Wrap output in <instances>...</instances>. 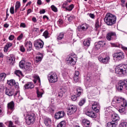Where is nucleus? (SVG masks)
Returning <instances> with one entry per match:
<instances>
[{
	"mask_svg": "<svg viewBox=\"0 0 127 127\" xmlns=\"http://www.w3.org/2000/svg\"><path fill=\"white\" fill-rule=\"evenodd\" d=\"M104 21L107 25H113L117 22V17L115 15L108 12L104 18Z\"/></svg>",
	"mask_w": 127,
	"mask_h": 127,
	"instance_id": "obj_1",
	"label": "nucleus"
},
{
	"mask_svg": "<svg viewBox=\"0 0 127 127\" xmlns=\"http://www.w3.org/2000/svg\"><path fill=\"white\" fill-rule=\"evenodd\" d=\"M127 100L125 98L121 97H115L112 100V104L115 107H120L121 105L124 104Z\"/></svg>",
	"mask_w": 127,
	"mask_h": 127,
	"instance_id": "obj_2",
	"label": "nucleus"
},
{
	"mask_svg": "<svg viewBox=\"0 0 127 127\" xmlns=\"http://www.w3.org/2000/svg\"><path fill=\"white\" fill-rule=\"evenodd\" d=\"M115 72L116 74H127V64H123L122 65H119L115 68Z\"/></svg>",
	"mask_w": 127,
	"mask_h": 127,
	"instance_id": "obj_3",
	"label": "nucleus"
},
{
	"mask_svg": "<svg viewBox=\"0 0 127 127\" xmlns=\"http://www.w3.org/2000/svg\"><path fill=\"white\" fill-rule=\"evenodd\" d=\"M35 121V115L32 113L28 115L25 118V122L27 125H33Z\"/></svg>",
	"mask_w": 127,
	"mask_h": 127,
	"instance_id": "obj_4",
	"label": "nucleus"
},
{
	"mask_svg": "<svg viewBox=\"0 0 127 127\" xmlns=\"http://www.w3.org/2000/svg\"><path fill=\"white\" fill-rule=\"evenodd\" d=\"M48 80L50 83H56L58 81V76L55 72H51L49 74Z\"/></svg>",
	"mask_w": 127,
	"mask_h": 127,
	"instance_id": "obj_5",
	"label": "nucleus"
},
{
	"mask_svg": "<svg viewBox=\"0 0 127 127\" xmlns=\"http://www.w3.org/2000/svg\"><path fill=\"white\" fill-rule=\"evenodd\" d=\"M117 89L119 91H123V89L127 90V80L120 81L118 86H117Z\"/></svg>",
	"mask_w": 127,
	"mask_h": 127,
	"instance_id": "obj_6",
	"label": "nucleus"
},
{
	"mask_svg": "<svg viewBox=\"0 0 127 127\" xmlns=\"http://www.w3.org/2000/svg\"><path fill=\"white\" fill-rule=\"evenodd\" d=\"M66 61L69 65L73 66V65H75L76 62H77V57H76V56H73L71 55L66 59Z\"/></svg>",
	"mask_w": 127,
	"mask_h": 127,
	"instance_id": "obj_7",
	"label": "nucleus"
},
{
	"mask_svg": "<svg viewBox=\"0 0 127 127\" xmlns=\"http://www.w3.org/2000/svg\"><path fill=\"white\" fill-rule=\"evenodd\" d=\"M77 106L75 105H70L67 109V115L68 116H71V115L75 114V112H77Z\"/></svg>",
	"mask_w": 127,
	"mask_h": 127,
	"instance_id": "obj_8",
	"label": "nucleus"
},
{
	"mask_svg": "<svg viewBox=\"0 0 127 127\" xmlns=\"http://www.w3.org/2000/svg\"><path fill=\"white\" fill-rule=\"evenodd\" d=\"M44 44L42 41L36 40L34 41V47L37 50H39L40 48H43Z\"/></svg>",
	"mask_w": 127,
	"mask_h": 127,
	"instance_id": "obj_9",
	"label": "nucleus"
},
{
	"mask_svg": "<svg viewBox=\"0 0 127 127\" xmlns=\"http://www.w3.org/2000/svg\"><path fill=\"white\" fill-rule=\"evenodd\" d=\"M114 58H115L116 60H118V61H120L121 60H122V59H124V55L123 54V53L122 52H119V53H116L113 55Z\"/></svg>",
	"mask_w": 127,
	"mask_h": 127,
	"instance_id": "obj_10",
	"label": "nucleus"
},
{
	"mask_svg": "<svg viewBox=\"0 0 127 127\" xmlns=\"http://www.w3.org/2000/svg\"><path fill=\"white\" fill-rule=\"evenodd\" d=\"M92 109L96 112V113H99L100 112V104L99 103L95 102L92 104Z\"/></svg>",
	"mask_w": 127,
	"mask_h": 127,
	"instance_id": "obj_11",
	"label": "nucleus"
},
{
	"mask_svg": "<svg viewBox=\"0 0 127 127\" xmlns=\"http://www.w3.org/2000/svg\"><path fill=\"white\" fill-rule=\"evenodd\" d=\"M117 36V34H116V32H110L108 33H107L106 35V39L109 41H111V40H112V39L114 38V37Z\"/></svg>",
	"mask_w": 127,
	"mask_h": 127,
	"instance_id": "obj_12",
	"label": "nucleus"
},
{
	"mask_svg": "<svg viewBox=\"0 0 127 127\" xmlns=\"http://www.w3.org/2000/svg\"><path fill=\"white\" fill-rule=\"evenodd\" d=\"M98 60L100 62L103 64H108L110 61V57L107 56L104 58H103L102 57H99Z\"/></svg>",
	"mask_w": 127,
	"mask_h": 127,
	"instance_id": "obj_13",
	"label": "nucleus"
},
{
	"mask_svg": "<svg viewBox=\"0 0 127 127\" xmlns=\"http://www.w3.org/2000/svg\"><path fill=\"white\" fill-rule=\"evenodd\" d=\"M65 116V112L64 111H59L55 115V118L56 120H59V119H62Z\"/></svg>",
	"mask_w": 127,
	"mask_h": 127,
	"instance_id": "obj_14",
	"label": "nucleus"
},
{
	"mask_svg": "<svg viewBox=\"0 0 127 127\" xmlns=\"http://www.w3.org/2000/svg\"><path fill=\"white\" fill-rule=\"evenodd\" d=\"M126 108H127V102L124 101V104H121L119 108L120 113H124L126 111Z\"/></svg>",
	"mask_w": 127,
	"mask_h": 127,
	"instance_id": "obj_15",
	"label": "nucleus"
},
{
	"mask_svg": "<svg viewBox=\"0 0 127 127\" xmlns=\"http://www.w3.org/2000/svg\"><path fill=\"white\" fill-rule=\"evenodd\" d=\"M24 69L26 70V72H30L32 70V66H31V63H27L24 66Z\"/></svg>",
	"mask_w": 127,
	"mask_h": 127,
	"instance_id": "obj_16",
	"label": "nucleus"
},
{
	"mask_svg": "<svg viewBox=\"0 0 127 127\" xmlns=\"http://www.w3.org/2000/svg\"><path fill=\"white\" fill-rule=\"evenodd\" d=\"M5 94L9 97H11V96H13V94H14V90L6 88Z\"/></svg>",
	"mask_w": 127,
	"mask_h": 127,
	"instance_id": "obj_17",
	"label": "nucleus"
},
{
	"mask_svg": "<svg viewBox=\"0 0 127 127\" xmlns=\"http://www.w3.org/2000/svg\"><path fill=\"white\" fill-rule=\"evenodd\" d=\"M81 28L84 31H86L89 28V25L87 24H82L81 27H78L77 29V31H80L81 30Z\"/></svg>",
	"mask_w": 127,
	"mask_h": 127,
	"instance_id": "obj_18",
	"label": "nucleus"
},
{
	"mask_svg": "<svg viewBox=\"0 0 127 127\" xmlns=\"http://www.w3.org/2000/svg\"><path fill=\"white\" fill-rule=\"evenodd\" d=\"M85 115L88 117H90V118H92V119H96V118H97V115H96L95 113L92 111L85 112Z\"/></svg>",
	"mask_w": 127,
	"mask_h": 127,
	"instance_id": "obj_19",
	"label": "nucleus"
},
{
	"mask_svg": "<svg viewBox=\"0 0 127 127\" xmlns=\"http://www.w3.org/2000/svg\"><path fill=\"white\" fill-rule=\"evenodd\" d=\"M25 46L26 47L27 51H30L32 49V43L29 41L25 43Z\"/></svg>",
	"mask_w": 127,
	"mask_h": 127,
	"instance_id": "obj_20",
	"label": "nucleus"
},
{
	"mask_svg": "<svg viewBox=\"0 0 127 127\" xmlns=\"http://www.w3.org/2000/svg\"><path fill=\"white\" fill-rule=\"evenodd\" d=\"M44 122L45 126L48 127H51V124H52V121H51V119L49 118H46L44 119Z\"/></svg>",
	"mask_w": 127,
	"mask_h": 127,
	"instance_id": "obj_21",
	"label": "nucleus"
},
{
	"mask_svg": "<svg viewBox=\"0 0 127 127\" xmlns=\"http://www.w3.org/2000/svg\"><path fill=\"white\" fill-rule=\"evenodd\" d=\"M111 120L112 122H119L120 121V116L118 114H113L112 115Z\"/></svg>",
	"mask_w": 127,
	"mask_h": 127,
	"instance_id": "obj_22",
	"label": "nucleus"
},
{
	"mask_svg": "<svg viewBox=\"0 0 127 127\" xmlns=\"http://www.w3.org/2000/svg\"><path fill=\"white\" fill-rule=\"evenodd\" d=\"M7 108L8 110L13 111V110H14V102L11 101L10 103H8L7 104Z\"/></svg>",
	"mask_w": 127,
	"mask_h": 127,
	"instance_id": "obj_23",
	"label": "nucleus"
},
{
	"mask_svg": "<svg viewBox=\"0 0 127 127\" xmlns=\"http://www.w3.org/2000/svg\"><path fill=\"white\" fill-rule=\"evenodd\" d=\"M24 88L25 89H33L34 88V84L31 82H29L28 83H26L24 85Z\"/></svg>",
	"mask_w": 127,
	"mask_h": 127,
	"instance_id": "obj_24",
	"label": "nucleus"
},
{
	"mask_svg": "<svg viewBox=\"0 0 127 127\" xmlns=\"http://www.w3.org/2000/svg\"><path fill=\"white\" fill-rule=\"evenodd\" d=\"M14 61H15V58L13 56H11L9 58H8V62L11 65H13Z\"/></svg>",
	"mask_w": 127,
	"mask_h": 127,
	"instance_id": "obj_25",
	"label": "nucleus"
},
{
	"mask_svg": "<svg viewBox=\"0 0 127 127\" xmlns=\"http://www.w3.org/2000/svg\"><path fill=\"white\" fill-rule=\"evenodd\" d=\"M90 44H91V39L90 38L85 40L83 42V45L86 47H89V46H90Z\"/></svg>",
	"mask_w": 127,
	"mask_h": 127,
	"instance_id": "obj_26",
	"label": "nucleus"
},
{
	"mask_svg": "<svg viewBox=\"0 0 127 127\" xmlns=\"http://www.w3.org/2000/svg\"><path fill=\"white\" fill-rule=\"evenodd\" d=\"M76 92L77 97H80L81 96V94L83 93V89L81 87H77V88H76Z\"/></svg>",
	"mask_w": 127,
	"mask_h": 127,
	"instance_id": "obj_27",
	"label": "nucleus"
},
{
	"mask_svg": "<svg viewBox=\"0 0 127 127\" xmlns=\"http://www.w3.org/2000/svg\"><path fill=\"white\" fill-rule=\"evenodd\" d=\"M65 92H66V90L64 89V88L60 89L59 92V97L62 98V97H63V95L65 94Z\"/></svg>",
	"mask_w": 127,
	"mask_h": 127,
	"instance_id": "obj_28",
	"label": "nucleus"
},
{
	"mask_svg": "<svg viewBox=\"0 0 127 127\" xmlns=\"http://www.w3.org/2000/svg\"><path fill=\"white\" fill-rule=\"evenodd\" d=\"M6 77L5 73H0V82L4 81V79Z\"/></svg>",
	"mask_w": 127,
	"mask_h": 127,
	"instance_id": "obj_29",
	"label": "nucleus"
},
{
	"mask_svg": "<svg viewBox=\"0 0 127 127\" xmlns=\"http://www.w3.org/2000/svg\"><path fill=\"white\" fill-rule=\"evenodd\" d=\"M82 123L84 124L85 127H90V121H89V120H83L82 121Z\"/></svg>",
	"mask_w": 127,
	"mask_h": 127,
	"instance_id": "obj_30",
	"label": "nucleus"
},
{
	"mask_svg": "<svg viewBox=\"0 0 127 127\" xmlns=\"http://www.w3.org/2000/svg\"><path fill=\"white\" fill-rule=\"evenodd\" d=\"M16 83L15 80L13 79H11L10 80H7V83L10 86H13Z\"/></svg>",
	"mask_w": 127,
	"mask_h": 127,
	"instance_id": "obj_31",
	"label": "nucleus"
},
{
	"mask_svg": "<svg viewBox=\"0 0 127 127\" xmlns=\"http://www.w3.org/2000/svg\"><path fill=\"white\" fill-rule=\"evenodd\" d=\"M63 38H64V33H60L57 37V39L58 41L62 40V39H63Z\"/></svg>",
	"mask_w": 127,
	"mask_h": 127,
	"instance_id": "obj_32",
	"label": "nucleus"
},
{
	"mask_svg": "<svg viewBox=\"0 0 127 127\" xmlns=\"http://www.w3.org/2000/svg\"><path fill=\"white\" fill-rule=\"evenodd\" d=\"M14 74H15V75H16L18 77H20V75L23 76V74H22V72H21V71H20L19 70H15L14 72Z\"/></svg>",
	"mask_w": 127,
	"mask_h": 127,
	"instance_id": "obj_33",
	"label": "nucleus"
},
{
	"mask_svg": "<svg viewBox=\"0 0 127 127\" xmlns=\"http://www.w3.org/2000/svg\"><path fill=\"white\" fill-rule=\"evenodd\" d=\"M20 7V2L17 1L15 4V12L17 11V9Z\"/></svg>",
	"mask_w": 127,
	"mask_h": 127,
	"instance_id": "obj_34",
	"label": "nucleus"
},
{
	"mask_svg": "<svg viewBox=\"0 0 127 127\" xmlns=\"http://www.w3.org/2000/svg\"><path fill=\"white\" fill-rule=\"evenodd\" d=\"M107 127H117V124L115 123H108Z\"/></svg>",
	"mask_w": 127,
	"mask_h": 127,
	"instance_id": "obj_35",
	"label": "nucleus"
},
{
	"mask_svg": "<svg viewBox=\"0 0 127 127\" xmlns=\"http://www.w3.org/2000/svg\"><path fill=\"white\" fill-rule=\"evenodd\" d=\"M85 103H86V99L83 98L79 101L78 105L79 106H80V107H81L83 106V105H84V104H85Z\"/></svg>",
	"mask_w": 127,
	"mask_h": 127,
	"instance_id": "obj_36",
	"label": "nucleus"
},
{
	"mask_svg": "<svg viewBox=\"0 0 127 127\" xmlns=\"http://www.w3.org/2000/svg\"><path fill=\"white\" fill-rule=\"evenodd\" d=\"M66 126V123H65V121H62L57 127H65Z\"/></svg>",
	"mask_w": 127,
	"mask_h": 127,
	"instance_id": "obj_37",
	"label": "nucleus"
},
{
	"mask_svg": "<svg viewBox=\"0 0 127 127\" xmlns=\"http://www.w3.org/2000/svg\"><path fill=\"white\" fill-rule=\"evenodd\" d=\"M98 44H99V46L101 47H104V46H105V45H106V42L104 41H100L99 42H98Z\"/></svg>",
	"mask_w": 127,
	"mask_h": 127,
	"instance_id": "obj_38",
	"label": "nucleus"
},
{
	"mask_svg": "<svg viewBox=\"0 0 127 127\" xmlns=\"http://www.w3.org/2000/svg\"><path fill=\"white\" fill-rule=\"evenodd\" d=\"M73 8H74V5L71 4L68 7H66L65 9L66 10H68V11H71V10H72V9H73Z\"/></svg>",
	"mask_w": 127,
	"mask_h": 127,
	"instance_id": "obj_39",
	"label": "nucleus"
},
{
	"mask_svg": "<svg viewBox=\"0 0 127 127\" xmlns=\"http://www.w3.org/2000/svg\"><path fill=\"white\" fill-rule=\"evenodd\" d=\"M37 94L38 98H42V95H43V93H42V92L38 91V90H37Z\"/></svg>",
	"mask_w": 127,
	"mask_h": 127,
	"instance_id": "obj_40",
	"label": "nucleus"
},
{
	"mask_svg": "<svg viewBox=\"0 0 127 127\" xmlns=\"http://www.w3.org/2000/svg\"><path fill=\"white\" fill-rule=\"evenodd\" d=\"M95 26L96 30L100 27V25H99V20H96Z\"/></svg>",
	"mask_w": 127,
	"mask_h": 127,
	"instance_id": "obj_41",
	"label": "nucleus"
},
{
	"mask_svg": "<svg viewBox=\"0 0 127 127\" xmlns=\"http://www.w3.org/2000/svg\"><path fill=\"white\" fill-rule=\"evenodd\" d=\"M49 34V33H48V31H45L44 33H43V36H44V37L45 38H48V35Z\"/></svg>",
	"mask_w": 127,
	"mask_h": 127,
	"instance_id": "obj_42",
	"label": "nucleus"
},
{
	"mask_svg": "<svg viewBox=\"0 0 127 127\" xmlns=\"http://www.w3.org/2000/svg\"><path fill=\"white\" fill-rule=\"evenodd\" d=\"M41 60H42V58H41V57L37 56L36 57V62H37V63H38V62H40Z\"/></svg>",
	"mask_w": 127,
	"mask_h": 127,
	"instance_id": "obj_43",
	"label": "nucleus"
},
{
	"mask_svg": "<svg viewBox=\"0 0 127 127\" xmlns=\"http://www.w3.org/2000/svg\"><path fill=\"white\" fill-rule=\"evenodd\" d=\"M25 65V64H24V63H23V61H21L19 63V67L20 68H22V69H23V68H24V66Z\"/></svg>",
	"mask_w": 127,
	"mask_h": 127,
	"instance_id": "obj_44",
	"label": "nucleus"
},
{
	"mask_svg": "<svg viewBox=\"0 0 127 127\" xmlns=\"http://www.w3.org/2000/svg\"><path fill=\"white\" fill-rule=\"evenodd\" d=\"M120 127H127V123L125 122H122L120 125Z\"/></svg>",
	"mask_w": 127,
	"mask_h": 127,
	"instance_id": "obj_45",
	"label": "nucleus"
},
{
	"mask_svg": "<svg viewBox=\"0 0 127 127\" xmlns=\"http://www.w3.org/2000/svg\"><path fill=\"white\" fill-rule=\"evenodd\" d=\"M51 8L53 11H55V12H57V8L55 6H54V5H52L51 6Z\"/></svg>",
	"mask_w": 127,
	"mask_h": 127,
	"instance_id": "obj_46",
	"label": "nucleus"
},
{
	"mask_svg": "<svg viewBox=\"0 0 127 127\" xmlns=\"http://www.w3.org/2000/svg\"><path fill=\"white\" fill-rule=\"evenodd\" d=\"M73 19H75V16L71 15L70 17H68V20L71 22Z\"/></svg>",
	"mask_w": 127,
	"mask_h": 127,
	"instance_id": "obj_47",
	"label": "nucleus"
},
{
	"mask_svg": "<svg viewBox=\"0 0 127 127\" xmlns=\"http://www.w3.org/2000/svg\"><path fill=\"white\" fill-rule=\"evenodd\" d=\"M100 48H101V47H100V45L99 44V43H97V44H95V49H96V50H99V49H100Z\"/></svg>",
	"mask_w": 127,
	"mask_h": 127,
	"instance_id": "obj_48",
	"label": "nucleus"
},
{
	"mask_svg": "<svg viewBox=\"0 0 127 127\" xmlns=\"http://www.w3.org/2000/svg\"><path fill=\"white\" fill-rule=\"evenodd\" d=\"M73 81L74 82H75L76 83H77V82H78V81H79V76H76L74 75Z\"/></svg>",
	"mask_w": 127,
	"mask_h": 127,
	"instance_id": "obj_49",
	"label": "nucleus"
},
{
	"mask_svg": "<svg viewBox=\"0 0 127 127\" xmlns=\"http://www.w3.org/2000/svg\"><path fill=\"white\" fill-rule=\"evenodd\" d=\"M10 12L11 14H13L14 13V7H13V6L10 7Z\"/></svg>",
	"mask_w": 127,
	"mask_h": 127,
	"instance_id": "obj_50",
	"label": "nucleus"
},
{
	"mask_svg": "<svg viewBox=\"0 0 127 127\" xmlns=\"http://www.w3.org/2000/svg\"><path fill=\"white\" fill-rule=\"evenodd\" d=\"M5 46L7 47V48H9V47L12 46V44L11 43H7Z\"/></svg>",
	"mask_w": 127,
	"mask_h": 127,
	"instance_id": "obj_51",
	"label": "nucleus"
},
{
	"mask_svg": "<svg viewBox=\"0 0 127 127\" xmlns=\"http://www.w3.org/2000/svg\"><path fill=\"white\" fill-rule=\"evenodd\" d=\"M71 99L72 101H76L77 100V96L76 95H72L71 97Z\"/></svg>",
	"mask_w": 127,
	"mask_h": 127,
	"instance_id": "obj_52",
	"label": "nucleus"
},
{
	"mask_svg": "<svg viewBox=\"0 0 127 127\" xmlns=\"http://www.w3.org/2000/svg\"><path fill=\"white\" fill-rule=\"evenodd\" d=\"M20 50L21 51V52H24V51H25V49L23 46H21L20 47Z\"/></svg>",
	"mask_w": 127,
	"mask_h": 127,
	"instance_id": "obj_53",
	"label": "nucleus"
},
{
	"mask_svg": "<svg viewBox=\"0 0 127 127\" xmlns=\"http://www.w3.org/2000/svg\"><path fill=\"white\" fill-rule=\"evenodd\" d=\"M63 22H64L63 20L60 19L58 21V24H60V25H61V24H62L63 23Z\"/></svg>",
	"mask_w": 127,
	"mask_h": 127,
	"instance_id": "obj_54",
	"label": "nucleus"
},
{
	"mask_svg": "<svg viewBox=\"0 0 127 127\" xmlns=\"http://www.w3.org/2000/svg\"><path fill=\"white\" fill-rule=\"evenodd\" d=\"M8 127H15L14 126H13V123H12V122L11 121L9 122Z\"/></svg>",
	"mask_w": 127,
	"mask_h": 127,
	"instance_id": "obj_55",
	"label": "nucleus"
},
{
	"mask_svg": "<svg viewBox=\"0 0 127 127\" xmlns=\"http://www.w3.org/2000/svg\"><path fill=\"white\" fill-rule=\"evenodd\" d=\"M22 37H23V34H21L17 38V40H21V39H22Z\"/></svg>",
	"mask_w": 127,
	"mask_h": 127,
	"instance_id": "obj_56",
	"label": "nucleus"
},
{
	"mask_svg": "<svg viewBox=\"0 0 127 127\" xmlns=\"http://www.w3.org/2000/svg\"><path fill=\"white\" fill-rule=\"evenodd\" d=\"M14 38V36L11 35L9 37V40H13Z\"/></svg>",
	"mask_w": 127,
	"mask_h": 127,
	"instance_id": "obj_57",
	"label": "nucleus"
},
{
	"mask_svg": "<svg viewBox=\"0 0 127 127\" xmlns=\"http://www.w3.org/2000/svg\"><path fill=\"white\" fill-rule=\"evenodd\" d=\"M79 74L80 73L78 71H75L74 76L79 77Z\"/></svg>",
	"mask_w": 127,
	"mask_h": 127,
	"instance_id": "obj_58",
	"label": "nucleus"
},
{
	"mask_svg": "<svg viewBox=\"0 0 127 127\" xmlns=\"http://www.w3.org/2000/svg\"><path fill=\"white\" fill-rule=\"evenodd\" d=\"M13 86H15V88L16 89L18 88V83H17V82H15V84L13 85Z\"/></svg>",
	"mask_w": 127,
	"mask_h": 127,
	"instance_id": "obj_59",
	"label": "nucleus"
},
{
	"mask_svg": "<svg viewBox=\"0 0 127 127\" xmlns=\"http://www.w3.org/2000/svg\"><path fill=\"white\" fill-rule=\"evenodd\" d=\"M40 14H42L43 13H45V9H43L40 11Z\"/></svg>",
	"mask_w": 127,
	"mask_h": 127,
	"instance_id": "obj_60",
	"label": "nucleus"
},
{
	"mask_svg": "<svg viewBox=\"0 0 127 127\" xmlns=\"http://www.w3.org/2000/svg\"><path fill=\"white\" fill-rule=\"evenodd\" d=\"M25 24L24 23H21L20 24V27H23L24 28L25 27Z\"/></svg>",
	"mask_w": 127,
	"mask_h": 127,
	"instance_id": "obj_61",
	"label": "nucleus"
},
{
	"mask_svg": "<svg viewBox=\"0 0 127 127\" xmlns=\"http://www.w3.org/2000/svg\"><path fill=\"white\" fill-rule=\"evenodd\" d=\"M89 16H90V17H91V18H95V15H94V14L90 13V14H89Z\"/></svg>",
	"mask_w": 127,
	"mask_h": 127,
	"instance_id": "obj_62",
	"label": "nucleus"
},
{
	"mask_svg": "<svg viewBox=\"0 0 127 127\" xmlns=\"http://www.w3.org/2000/svg\"><path fill=\"white\" fill-rule=\"evenodd\" d=\"M32 20L33 21V22H36V21H37V20H36V18H35V17H33Z\"/></svg>",
	"mask_w": 127,
	"mask_h": 127,
	"instance_id": "obj_63",
	"label": "nucleus"
},
{
	"mask_svg": "<svg viewBox=\"0 0 127 127\" xmlns=\"http://www.w3.org/2000/svg\"><path fill=\"white\" fill-rule=\"evenodd\" d=\"M37 4H39V5H41V4H42L41 0H38Z\"/></svg>",
	"mask_w": 127,
	"mask_h": 127,
	"instance_id": "obj_64",
	"label": "nucleus"
}]
</instances>
